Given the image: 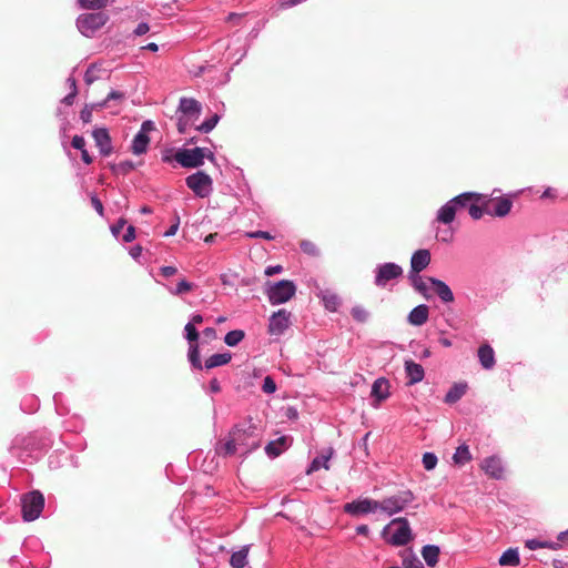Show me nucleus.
Here are the masks:
<instances>
[{"label":"nucleus","instance_id":"obj_1","mask_svg":"<svg viewBox=\"0 0 568 568\" xmlns=\"http://www.w3.org/2000/svg\"><path fill=\"white\" fill-rule=\"evenodd\" d=\"M261 446V434L252 420L234 425L224 442L215 446L217 455L223 457L239 455L245 458Z\"/></svg>","mask_w":568,"mask_h":568},{"label":"nucleus","instance_id":"obj_2","mask_svg":"<svg viewBox=\"0 0 568 568\" xmlns=\"http://www.w3.org/2000/svg\"><path fill=\"white\" fill-rule=\"evenodd\" d=\"M296 292L293 281L281 280L276 283H267L265 293L272 305H280L290 301Z\"/></svg>","mask_w":568,"mask_h":568},{"label":"nucleus","instance_id":"obj_3","mask_svg":"<svg viewBox=\"0 0 568 568\" xmlns=\"http://www.w3.org/2000/svg\"><path fill=\"white\" fill-rule=\"evenodd\" d=\"M108 20L109 16L102 11L80 14L77 19V28L81 34L87 38H91L108 22Z\"/></svg>","mask_w":568,"mask_h":568},{"label":"nucleus","instance_id":"obj_4","mask_svg":"<svg viewBox=\"0 0 568 568\" xmlns=\"http://www.w3.org/2000/svg\"><path fill=\"white\" fill-rule=\"evenodd\" d=\"M415 499L410 490H402L396 495L384 498L379 501V510L387 516H393L404 510Z\"/></svg>","mask_w":568,"mask_h":568},{"label":"nucleus","instance_id":"obj_5","mask_svg":"<svg viewBox=\"0 0 568 568\" xmlns=\"http://www.w3.org/2000/svg\"><path fill=\"white\" fill-rule=\"evenodd\" d=\"M43 507L44 497L38 490H33L21 497V511L26 521L36 520L42 513Z\"/></svg>","mask_w":568,"mask_h":568},{"label":"nucleus","instance_id":"obj_6","mask_svg":"<svg viewBox=\"0 0 568 568\" xmlns=\"http://www.w3.org/2000/svg\"><path fill=\"white\" fill-rule=\"evenodd\" d=\"M186 186L201 199L207 197L213 192V181L204 171H197L185 179Z\"/></svg>","mask_w":568,"mask_h":568},{"label":"nucleus","instance_id":"obj_7","mask_svg":"<svg viewBox=\"0 0 568 568\" xmlns=\"http://www.w3.org/2000/svg\"><path fill=\"white\" fill-rule=\"evenodd\" d=\"M174 161L184 169H195L203 165V148H181L174 153Z\"/></svg>","mask_w":568,"mask_h":568},{"label":"nucleus","instance_id":"obj_8","mask_svg":"<svg viewBox=\"0 0 568 568\" xmlns=\"http://www.w3.org/2000/svg\"><path fill=\"white\" fill-rule=\"evenodd\" d=\"M402 275L403 268L396 263L378 264L375 268L374 284L378 287H385L388 282L399 278Z\"/></svg>","mask_w":568,"mask_h":568},{"label":"nucleus","instance_id":"obj_9","mask_svg":"<svg viewBox=\"0 0 568 568\" xmlns=\"http://www.w3.org/2000/svg\"><path fill=\"white\" fill-rule=\"evenodd\" d=\"M344 511L351 516H364L374 514L379 510V501L371 498H357L351 503H346L343 507Z\"/></svg>","mask_w":568,"mask_h":568},{"label":"nucleus","instance_id":"obj_10","mask_svg":"<svg viewBox=\"0 0 568 568\" xmlns=\"http://www.w3.org/2000/svg\"><path fill=\"white\" fill-rule=\"evenodd\" d=\"M152 130H154V123L151 120L142 122L139 132L132 140L131 151L133 154L141 155L146 153L150 144L149 132Z\"/></svg>","mask_w":568,"mask_h":568},{"label":"nucleus","instance_id":"obj_11","mask_svg":"<svg viewBox=\"0 0 568 568\" xmlns=\"http://www.w3.org/2000/svg\"><path fill=\"white\" fill-rule=\"evenodd\" d=\"M392 524L398 525L394 530L390 537L386 540L388 544L393 546H405L412 539V530L406 518H396L392 521Z\"/></svg>","mask_w":568,"mask_h":568},{"label":"nucleus","instance_id":"obj_12","mask_svg":"<svg viewBox=\"0 0 568 568\" xmlns=\"http://www.w3.org/2000/svg\"><path fill=\"white\" fill-rule=\"evenodd\" d=\"M291 325V313L284 308L274 312L268 321V333L281 336Z\"/></svg>","mask_w":568,"mask_h":568},{"label":"nucleus","instance_id":"obj_13","mask_svg":"<svg viewBox=\"0 0 568 568\" xmlns=\"http://www.w3.org/2000/svg\"><path fill=\"white\" fill-rule=\"evenodd\" d=\"M466 195L467 194H459L446 202L438 210L436 221L443 224H450L454 221L456 213L458 212V204L463 200H466Z\"/></svg>","mask_w":568,"mask_h":568},{"label":"nucleus","instance_id":"obj_14","mask_svg":"<svg viewBox=\"0 0 568 568\" xmlns=\"http://www.w3.org/2000/svg\"><path fill=\"white\" fill-rule=\"evenodd\" d=\"M513 207V201L508 197H496L485 202V213L490 216L504 217Z\"/></svg>","mask_w":568,"mask_h":568},{"label":"nucleus","instance_id":"obj_15","mask_svg":"<svg viewBox=\"0 0 568 568\" xmlns=\"http://www.w3.org/2000/svg\"><path fill=\"white\" fill-rule=\"evenodd\" d=\"M95 146L102 156H109L113 152L112 140L105 128H97L92 132Z\"/></svg>","mask_w":568,"mask_h":568},{"label":"nucleus","instance_id":"obj_16","mask_svg":"<svg viewBox=\"0 0 568 568\" xmlns=\"http://www.w3.org/2000/svg\"><path fill=\"white\" fill-rule=\"evenodd\" d=\"M427 281L430 283L435 294L442 300L443 303L448 304L454 302V293L444 281L435 277H428Z\"/></svg>","mask_w":568,"mask_h":568},{"label":"nucleus","instance_id":"obj_17","mask_svg":"<svg viewBox=\"0 0 568 568\" xmlns=\"http://www.w3.org/2000/svg\"><path fill=\"white\" fill-rule=\"evenodd\" d=\"M178 112L183 116L197 119L201 113V104L192 98H181L179 102Z\"/></svg>","mask_w":568,"mask_h":568},{"label":"nucleus","instance_id":"obj_18","mask_svg":"<svg viewBox=\"0 0 568 568\" xmlns=\"http://www.w3.org/2000/svg\"><path fill=\"white\" fill-rule=\"evenodd\" d=\"M405 374L407 377V385H414L422 382L425 377V371L423 366L414 361H405Z\"/></svg>","mask_w":568,"mask_h":568},{"label":"nucleus","instance_id":"obj_19","mask_svg":"<svg viewBox=\"0 0 568 568\" xmlns=\"http://www.w3.org/2000/svg\"><path fill=\"white\" fill-rule=\"evenodd\" d=\"M430 263V253L428 250H417L410 258L409 273H420Z\"/></svg>","mask_w":568,"mask_h":568},{"label":"nucleus","instance_id":"obj_20","mask_svg":"<svg viewBox=\"0 0 568 568\" xmlns=\"http://www.w3.org/2000/svg\"><path fill=\"white\" fill-rule=\"evenodd\" d=\"M483 470L490 477L500 479L504 474V467L500 458L496 456L487 457L481 463Z\"/></svg>","mask_w":568,"mask_h":568},{"label":"nucleus","instance_id":"obj_21","mask_svg":"<svg viewBox=\"0 0 568 568\" xmlns=\"http://www.w3.org/2000/svg\"><path fill=\"white\" fill-rule=\"evenodd\" d=\"M291 446V438L287 436H281L275 440H271L265 446V453L268 457L275 458L280 456L282 453L288 449Z\"/></svg>","mask_w":568,"mask_h":568},{"label":"nucleus","instance_id":"obj_22","mask_svg":"<svg viewBox=\"0 0 568 568\" xmlns=\"http://www.w3.org/2000/svg\"><path fill=\"white\" fill-rule=\"evenodd\" d=\"M429 307L426 304H419L414 307L407 317V321L413 326H422L428 321Z\"/></svg>","mask_w":568,"mask_h":568},{"label":"nucleus","instance_id":"obj_23","mask_svg":"<svg viewBox=\"0 0 568 568\" xmlns=\"http://www.w3.org/2000/svg\"><path fill=\"white\" fill-rule=\"evenodd\" d=\"M371 395L376 399L377 404L387 399L389 396L388 381L384 377L377 378L372 385Z\"/></svg>","mask_w":568,"mask_h":568},{"label":"nucleus","instance_id":"obj_24","mask_svg":"<svg viewBox=\"0 0 568 568\" xmlns=\"http://www.w3.org/2000/svg\"><path fill=\"white\" fill-rule=\"evenodd\" d=\"M478 359L483 368L491 369L495 364V352L488 344H484L478 348Z\"/></svg>","mask_w":568,"mask_h":568},{"label":"nucleus","instance_id":"obj_25","mask_svg":"<svg viewBox=\"0 0 568 568\" xmlns=\"http://www.w3.org/2000/svg\"><path fill=\"white\" fill-rule=\"evenodd\" d=\"M318 296L327 311L336 312L338 310L341 300L335 293L331 291H322Z\"/></svg>","mask_w":568,"mask_h":568},{"label":"nucleus","instance_id":"obj_26","mask_svg":"<svg viewBox=\"0 0 568 568\" xmlns=\"http://www.w3.org/2000/svg\"><path fill=\"white\" fill-rule=\"evenodd\" d=\"M439 547L436 545H426L422 549V556L429 567H435L438 562Z\"/></svg>","mask_w":568,"mask_h":568},{"label":"nucleus","instance_id":"obj_27","mask_svg":"<svg viewBox=\"0 0 568 568\" xmlns=\"http://www.w3.org/2000/svg\"><path fill=\"white\" fill-rule=\"evenodd\" d=\"M231 359L232 355L229 352L213 354L205 361L204 368L212 369L217 366L226 365Z\"/></svg>","mask_w":568,"mask_h":568},{"label":"nucleus","instance_id":"obj_28","mask_svg":"<svg viewBox=\"0 0 568 568\" xmlns=\"http://www.w3.org/2000/svg\"><path fill=\"white\" fill-rule=\"evenodd\" d=\"M467 385L466 384H454L449 390L445 395L446 404H455L458 402L466 393Z\"/></svg>","mask_w":568,"mask_h":568},{"label":"nucleus","instance_id":"obj_29","mask_svg":"<svg viewBox=\"0 0 568 568\" xmlns=\"http://www.w3.org/2000/svg\"><path fill=\"white\" fill-rule=\"evenodd\" d=\"M500 566H518L520 562L519 552L517 548H509L505 550L498 560Z\"/></svg>","mask_w":568,"mask_h":568},{"label":"nucleus","instance_id":"obj_30","mask_svg":"<svg viewBox=\"0 0 568 568\" xmlns=\"http://www.w3.org/2000/svg\"><path fill=\"white\" fill-rule=\"evenodd\" d=\"M333 453H334L333 448H329L326 455H321V456L315 457L312 460V463H311V465H310V467L307 469V474H311L313 471H317L322 467L325 468V469H329L328 462H329Z\"/></svg>","mask_w":568,"mask_h":568},{"label":"nucleus","instance_id":"obj_31","mask_svg":"<svg viewBox=\"0 0 568 568\" xmlns=\"http://www.w3.org/2000/svg\"><path fill=\"white\" fill-rule=\"evenodd\" d=\"M248 546L242 547L233 552L230 558V565L233 568H244L247 564Z\"/></svg>","mask_w":568,"mask_h":568},{"label":"nucleus","instance_id":"obj_32","mask_svg":"<svg viewBox=\"0 0 568 568\" xmlns=\"http://www.w3.org/2000/svg\"><path fill=\"white\" fill-rule=\"evenodd\" d=\"M408 278L413 287L420 293L424 297L428 298V285L427 282L419 275V273H409Z\"/></svg>","mask_w":568,"mask_h":568},{"label":"nucleus","instance_id":"obj_33","mask_svg":"<svg viewBox=\"0 0 568 568\" xmlns=\"http://www.w3.org/2000/svg\"><path fill=\"white\" fill-rule=\"evenodd\" d=\"M453 460L456 465H465L469 460H471V454L469 452V447L466 444H463L456 448V452L453 455Z\"/></svg>","mask_w":568,"mask_h":568},{"label":"nucleus","instance_id":"obj_34","mask_svg":"<svg viewBox=\"0 0 568 568\" xmlns=\"http://www.w3.org/2000/svg\"><path fill=\"white\" fill-rule=\"evenodd\" d=\"M187 359L193 368L203 369L204 365H202L200 358V348L197 344L189 345Z\"/></svg>","mask_w":568,"mask_h":568},{"label":"nucleus","instance_id":"obj_35","mask_svg":"<svg viewBox=\"0 0 568 568\" xmlns=\"http://www.w3.org/2000/svg\"><path fill=\"white\" fill-rule=\"evenodd\" d=\"M244 337H245L244 331L233 329V331H230L229 333H226V335L224 336V343L227 346L234 347L239 343H241Z\"/></svg>","mask_w":568,"mask_h":568},{"label":"nucleus","instance_id":"obj_36","mask_svg":"<svg viewBox=\"0 0 568 568\" xmlns=\"http://www.w3.org/2000/svg\"><path fill=\"white\" fill-rule=\"evenodd\" d=\"M193 284L191 282H187L186 280H182L178 283L176 287L173 288L169 285H165L166 290L172 294V295H182L184 293H187L190 291L193 290Z\"/></svg>","mask_w":568,"mask_h":568},{"label":"nucleus","instance_id":"obj_37","mask_svg":"<svg viewBox=\"0 0 568 568\" xmlns=\"http://www.w3.org/2000/svg\"><path fill=\"white\" fill-rule=\"evenodd\" d=\"M108 0H78V6L81 9L99 10L106 7Z\"/></svg>","mask_w":568,"mask_h":568},{"label":"nucleus","instance_id":"obj_38","mask_svg":"<svg viewBox=\"0 0 568 568\" xmlns=\"http://www.w3.org/2000/svg\"><path fill=\"white\" fill-rule=\"evenodd\" d=\"M220 119L221 116L217 113H215L211 118L205 120L203 123H201L199 126H196V130L199 132L209 133L216 126Z\"/></svg>","mask_w":568,"mask_h":568},{"label":"nucleus","instance_id":"obj_39","mask_svg":"<svg viewBox=\"0 0 568 568\" xmlns=\"http://www.w3.org/2000/svg\"><path fill=\"white\" fill-rule=\"evenodd\" d=\"M184 338L191 344H197L199 332L193 323H186L184 326Z\"/></svg>","mask_w":568,"mask_h":568},{"label":"nucleus","instance_id":"obj_40","mask_svg":"<svg viewBox=\"0 0 568 568\" xmlns=\"http://www.w3.org/2000/svg\"><path fill=\"white\" fill-rule=\"evenodd\" d=\"M480 200H474L468 207V214L473 220H479L485 213V205L479 204Z\"/></svg>","mask_w":568,"mask_h":568},{"label":"nucleus","instance_id":"obj_41","mask_svg":"<svg viewBox=\"0 0 568 568\" xmlns=\"http://www.w3.org/2000/svg\"><path fill=\"white\" fill-rule=\"evenodd\" d=\"M351 314L353 318L358 323H365L368 320L369 313L359 305H356L352 308Z\"/></svg>","mask_w":568,"mask_h":568},{"label":"nucleus","instance_id":"obj_42","mask_svg":"<svg viewBox=\"0 0 568 568\" xmlns=\"http://www.w3.org/2000/svg\"><path fill=\"white\" fill-rule=\"evenodd\" d=\"M111 169L114 173L128 174L135 169V164L132 161L126 160L120 162L116 165H112Z\"/></svg>","mask_w":568,"mask_h":568},{"label":"nucleus","instance_id":"obj_43","mask_svg":"<svg viewBox=\"0 0 568 568\" xmlns=\"http://www.w3.org/2000/svg\"><path fill=\"white\" fill-rule=\"evenodd\" d=\"M422 463L426 470H433L438 463V458L434 453L427 452L424 453Z\"/></svg>","mask_w":568,"mask_h":568},{"label":"nucleus","instance_id":"obj_44","mask_svg":"<svg viewBox=\"0 0 568 568\" xmlns=\"http://www.w3.org/2000/svg\"><path fill=\"white\" fill-rule=\"evenodd\" d=\"M403 565L405 568H424L422 561L413 552L407 554L403 558Z\"/></svg>","mask_w":568,"mask_h":568},{"label":"nucleus","instance_id":"obj_45","mask_svg":"<svg viewBox=\"0 0 568 568\" xmlns=\"http://www.w3.org/2000/svg\"><path fill=\"white\" fill-rule=\"evenodd\" d=\"M301 246V250L310 255V256H317L320 254V250L317 248V246L311 242V241H307V240H304L301 242L300 244Z\"/></svg>","mask_w":568,"mask_h":568},{"label":"nucleus","instance_id":"obj_46","mask_svg":"<svg viewBox=\"0 0 568 568\" xmlns=\"http://www.w3.org/2000/svg\"><path fill=\"white\" fill-rule=\"evenodd\" d=\"M32 440H33V437H32V436H30L28 439H23V442H27V443H26V448H28V449H29V446H33ZM48 446H49V444L43 442V443H41L38 447H31V448H30V454H29V456H31V457H38V454H39L40 452H42L43 449H45Z\"/></svg>","mask_w":568,"mask_h":568},{"label":"nucleus","instance_id":"obj_47","mask_svg":"<svg viewBox=\"0 0 568 568\" xmlns=\"http://www.w3.org/2000/svg\"><path fill=\"white\" fill-rule=\"evenodd\" d=\"M262 390L266 394H273L276 392V384L272 376L267 375L264 377Z\"/></svg>","mask_w":568,"mask_h":568},{"label":"nucleus","instance_id":"obj_48","mask_svg":"<svg viewBox=\"0 0 568 568\" xmlns=\"http://www.w3.org/2000/svg\"><path fill=\"white\" fill-rule=\"evenodd\" d=\"M464 194H467L466 195V200H463L459 204H458V211L462 210V209H466L468 211V207H469V204L474 201V200H480V195L477 194V193H474V192H465Z\"/></svg>","mask_w":568,"mask_h":568},{"label":"nucleus","instance_id":"obj_49","mask_svg":"<svg viewBox=\"0 0 568 568\" xmlns=\"http://www.w3.org/2000/svg\"><path fill=\"white\" fill-rule=\"evenodd\" d=\"M195 119H192V118H189V116H183V115H180L179 119H178V131L180 133H185L187 128L192 124V121H194Z\"/></svg>","mask_w":568,"mask_h":568},{"label":"nucleus","instance_id":"obj_50","mask_svg":"<svg viewBox=\"0 0 568 568\" xmlns=\"http://www.w3.org/2000/svg\"><path fill=\"white\" fill-rule=\"evenodd\" d=\"M245 236H247L250 239H264V240H267V241H271V240L274 239V236L271 233L266 232V231L246 232Z\"/></svg>","mask_w":568,"mask_h":568},{"label":"nucleus","instance_id":"obj_51","mask_svg":"<svg viewBox=\"0 0 568 568\" xmlns=\"http://www.w3.org/2000/svg\"><path fill=\"white\" fill-rule=\"evenodd\" d=\"M94 106H98L97 104H92V105H85L81 112H80V118L81 120L84 122V123H89L92 121V112H93V108Z\"/></svg>","mask_w":568,"mask_h":568},{"label":"nucleus","instance_id":"obj_52","mask_svg":"<svg viewBox=\"0 0 568 568\" xmlns=\"http://www.w3.org/2000/svg\"><path fill=\"white\" fill-rule=\"evenodd\" d=\"M124 98V94L122 92H119V91H111L108 97L100 103H97L98 108H104L109 101L111 100H116V99H123Z\"/></svg>","mask_w":568,"mask_h":568},{"label":"nucleus","instance_id":"obj_53","mask_svg":"<svg viewBox=\"0 0 568 568\" xmlns=\"http://www.w3.org/2000/svg\"><path fill=\"white\" fill-rule=\"evenodd\" d=\"M548 545H549L548 541H540L538 539H528L526 541V547L530 550L546 548V547H548Z\"/></svg>","mask_w":568,"mask_h":568},{"label":"nucleus","instance_id":"obj_54","mask_svg":"<svg viewBox=\"0 0 568 568\" xmlns=\"http://www.w3.org/2000/svg\"><path fill=\"white\" fill-rule=\"evenodd\" d=\"M453 230L450 229H445L443 231H438L437 232V240L440 241V242H444V243H448L453 240Z\"/></svg>","mask_w":568,"mask_h":568},{"label":"nucleus","instance_id":"obj_55","mask_svg":"<svg viewBox=\"0 0 568 568\" xmlns=\"http://www.w3.org/2000/svg\"><path fill=\"white\" fill-rule=\"evenodd\" d=\"M71 145H72L74 149H77V150H79V151H82V150H84V149H85V140H84V138H83V136H81V135H74V136L72 138Z\"/></svg>","mask_w":568,"mask_h":568},{"label":"nucleus","instance_id":"obj_56","mask_svg":"<svg viewBox=\"0 0 568 568\" xmlns=\"http://www.w3.org/2000/svg\"><path fill=\"white\" fill-rule=\"evenodd\" d=\"M180 226V217L175 215L174 223L165 231L164 236H173L176 234Z\"/></svg>","mask_w":568,"mask_h":568},{"label":"nucleus","instance_id":"obj_57","mask_svg":"<svg viewBox=\"0 0 568 568\" xmlns=\"http://www.w3.org/2000/svg\"><path fill=\"white\" fill-rule=\"evenodd\" d=\"M91 203L94 210L98 212V214L102 216L104 211L103 204L97 195H91Z\"/></svg>","mask_w":568,"mask_h":568},{"label":"nucleus","instance_id":"obj_58","mask_svg":"<svg viewBox=\"0 0 568 568\" xmlns=\"http://www.w3.org/2000/svg\"><path fill=\"white\" fill-rule=\"evenodd\" d=\"M135 239V229L132 225H129L125 230V233L123 235V241L125 243H130Z\"/></svg>","mask_w":568,"mask_h":568},{"label":"nucleus","instance_id":"obj_59","mask_svg":"<svg viewBox=\"0 0 568 568\" xmlns=\"http://www.w3.org/2000/svg\"><path fill=\"white\" fill-rule=\"evenodd\" d=\"M160 273L162 276L164 277H170V276H173L178 273V268L175 266H162L160 268Z\"/></svg>","mask_w":568,"mask_h":568},{"label":"nucleus","instance_id":"obj_60","mask_svg":"<svg viewBox=\"0 0 568 568\" xmlns=\"http://www.w3.org/2000/svg\"><path fill=\"white\" fill-rule=\"evenodd\" d=\"M174 151L172 149H166L162 152L161 160L164 163H172L174 160Z\"/></svg>","mask_w":568,"mask_h":568},{"label":"nucleus","instance_id":"obj_61","mask_svg":"<svg viewBox=\"0 0 568 568\" xmlns=\"http://www.w3.org/2000/svg\"><path fill=\"white\" fill-rule=\"evenodd\" d=\"M125 220L120 219L115 224L111 226V232L114 236H118L125 225Z\"/></svg>","mask_w":568,"mask_h":568},{"label":"nucleus","instance_id":"obj_62","mask_svg":"<svg viewBox=\"0 0 568 568\" xmlns=\"http://www.w3.org/2000/svg\"><path fill=\"white\" fill-rule=\"evenodd\" d=\"M150 30V27L146 22H140L136 28L134 29V34L135 36H143L145 34L146 32H149Z\"/></svg>","mask_w":568,"mask_h":568},{"label":"nucleus","instance_id":"obj_63","mask_svg":"<svg viewBox=\"0 0 568 568\" xmlns=\"http://www.w3.org/2000/svg\"><path fill=\"white\" fill-rule=\"evenodd\" d=\"M97 80V77L93 73V67L88 68L84 73V82L90 85Z\"/></svg>","mask_w":568,"mask_h":568},{"label":"nucleus","instance_id":"obj_64","mask_svg":"<svg viewBox=\"0 0 568 568\" xmlns=\"http://www.w3.org/2000/svg\"><path fill=\"white\" fill-rule=\"evenodd\" d=\"M283 271V267L281 265H271L265 268V275L266 276H273L275 274H278Z\"/></svg>","mask_w":568,"mask_h":568}]
</instances>
